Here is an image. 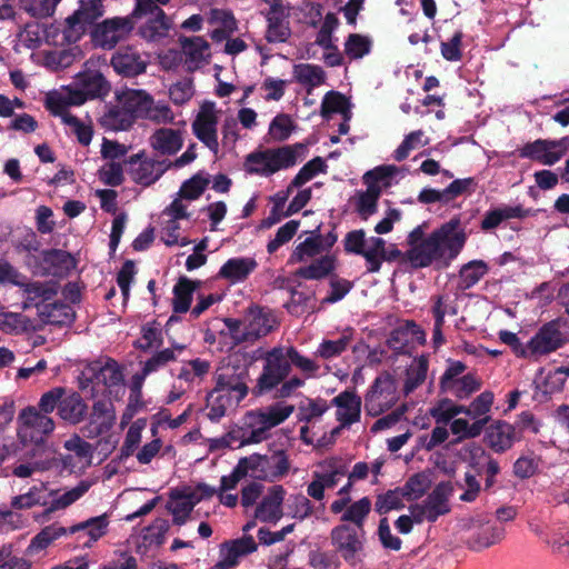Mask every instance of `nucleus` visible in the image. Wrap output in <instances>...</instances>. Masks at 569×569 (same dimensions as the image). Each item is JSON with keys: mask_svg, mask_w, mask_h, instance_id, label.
Returning <instances> with one entry per match:
<instances>
[{"mask_svg": "<svg viewBox=\"0 0 569 569\" xmlns=\"http://www.w3.org/2000/svg\"><path fill=\"white\" fill-rule=\"evenodd\" d=\"M295 411L292 405L277 402L271 406L251 410L242 419V426L237 427L241 445L260 443L269 437V431L287 420Z\"/></svg>", "mask_w": 569, "mask_h": 569, "instance_id": "nucleus-1", "label": "nucleus"}, {"mask_svg": "<svg viewBox=\"0 0 569 569\" xmlns=\"http://www.w3.org/2000/svg\"><path fill=\"white\" fill-rule=\"evenodd\" d=\"M108 91L109 84L103 76L97 70H88L78 74L74 88L48 93L46 104L61 111V107L80 106L87 99L102 97Z\"/></svg>", "mask_w": 569, "mask_h": 569, "instance_id": "nucleus-2", "label": "nucleus"}, {"mask_svg": "<svg viewBox=\"0 0 569 569\" xmlns=\"http://www.w3.org/2000/svg\"><path fill=\"white\" fill-rule=\"evenodd\" d=\"M117 102L102 117V123L111 130H126L137 118L143 119L151 96L144 90L123 89L116 93Z\"/></svg>", "mask_w": 569, "mask_h": 569, "instance_id": "nucleus-3", "label": "nucleus"}, {"mask_svg": "<svg viewBox=\"0 0 569 569\" xmlns=\"http://www.w3.org/2000/svg\"><path fill=\"white\" fill-rule=\"evenodd\" d=\"M90 385L92 396H118L124 390L122 371L111 359L90 363L82 371L81 388L86 389Z\"/></svg>", "mask_w": 569, "mask_h": 569, "instance_id": "nucleus-4", "label": "nucleus"}, {"mask_svg": "<svg viewBox=\"0 0 569 569\" xmlns=\"http://www.w3.org/2000/svg\"><path fill=\"white\" fill-rule=\"evenodd\" d=\"M397 172L398 168L395 166H381L365 173L363 181L367 189L358 191L355 196V207L362 219L367 220L377 211L381 192L391 186Z\"/></svg>", "mask_w": 569, "mask_h": 569, "instance_id": "nucleus-5", "label": "nucleus"}, {"mask_svg": "<svg viewBox=\"0 0 569 569\" xmlns=\"http://www.w3.org/2000/svg\"><path fill=\"white\" fill-rule=\"evenodd\" d=\"M290 463L283 450L269 455L253 453L238 461V471L248 477L264 481L282 479L289 471Z\"/></svg>", "mask_w": 569, "mask_h": 569, "instance_id": "nucleus-6", "label": "nucleus"}, {"mask_svg": "<svg viewBox=\"0 0 569 569\" xmlns=\"http://www.w3.org/2000/svg\"><path fill=\"white\" fill-rule=\"evenodd\" d=\"M226 326L234 342H251L267 336L276 327L272 312L251 307L242 320L227 319Z\"/></svg>", "mask_w": 569, "mask_h": 569, "instance_id": "nucleus-7", "label": "nucleus"}, {"mask_svg": "<svg viewBox=\"0 0 569 569\" xmlns=\"http://www.w3.org/2000/svg\"><path fill=\"white\" fill-rule=\"evenodd\" d=\"M297 152L292 147L257 150L244 160V170L250 174L269 177L274 172L295 166Z\"/></svg>", "mask_w": 569, "mask_h": 569, "instance_id": "nucleus-8", "label": "nucleus"}, {"mask_svg": "<svg viewBox=\"0 0 569 569\" xmlns=\"http://www.w3.org/2000/svg\"><path fill=\"white\" fill-rule=\"evenodd\" d=\"M22 287H24L27 299L24 307L30 305L38 307L39 313L47 322H62L72 319L73 313L70 307L62 303H44L56 295L52 286L41 282L27 283L24 281Z\"/></svg>", "mask_w": 569, "mask_h": 569, "instance_id": "nucleus-9", "label": "nucleus"}, {"mask_svg": "<svg viewBox=\"0 0 569 569\" xmlns=\"http://www.w3.org/2000/svg\"><path fill=\"white\" fill-rule=\"evenodd\" d=\"M336 552L349 565L357 566L365 556L366 532L363 528H351L349 523L336 526L330 533Z\"/></svg>", "mask_w": 569, "mask_h": 569, "instance_id": "nucleus-10", "label": "nucleus"}, {"mask_svg": "<svg viewBox=\"0 0 569 569\" xmlns=\"http://www.w3.org/2000/svg\"><path fill=\"white\" fill-rule=\"evenodd\" d=\"M214 492L216 489L206 483L172 489L169 495L168 509L173 516V522L179 526L186 523L194 506L201 500L212 497Z\"/></svg>", "mask_w": 569, "mask_h": 569, "instance_id": "nucleus-11", "label": "nucleus"}, {"mask_svg": "<svg viewBox=\"0 0 569 569\" xmlns=\"http://www.w3.org/2000/svg\"><path fill=\"white\" fill-rule=\"evenodd\" d=\"M466 366L458 360L448 361L440 378V388L458 399H467L481 388V379L472 372L465 373Z\"/></svg>", "mask_w": 569, "mask_h": 569, "instance_id": "nucleus-12", "label": "nucleus"}, {"mask_svg": "<svg viewBox=\"0 0 569 569\" xmlns=\"http://www.w3.org/2000/svg\"><path fill=\"white\" fill-rule=\"evenodd\" d=\"M220 116L221 110L213 101H203L191 123L194 137L216 156L220 151L218 137Z\"/></svg>", "mask_w": 569, "mask_h": 569, "instance_id": "nucleus-13", "label": "nucleus"}, {"mask_svg": "<svg viewBox=\"0 0 569 569\" xmlns=\"http://www.w3.org/2000/svg\"><path fill=\"white\" fill-rule=\"evenodd\" d=\"M190 218L188 204L181 199H173L172 202L162 211L160 239L168 247H186L191 243L187 237L182 236L181 222Z\"/></svg>", "mask_w": 569, "mask_h": 569, "instance_id": "nucleus-14", "label": "nucleus"}, {"mask_svg": "<svg viewBox=\"0 0 569 569\" xmlns=\"http://www.w3.org/2000/svg\"><path fill=\"white\" fill-rule=\"evenodd\" d=\"M399 399L396 379L389 373L376 378L365 397V409L372 417L392 408Z\"/></svg>", "mask_w": 569, "mask_h": 569, "instance_id": "nucleus-15", "label": "nucleus"}, {"mask_svg": "<svg viewBox=\"0 0 569 569\" xmlns=\"http://www.w3.org/2000/svg\"><path fill=\"white\" fill-rule=\"evenodd\" d=\"M134 28L132 17H114L96 24L91 39L96 47L111 50L126 40Z\"/></svg>", "mask_w": 569, "mask_h": 569, "instance_id": "nucleus-16", "label": "nucleus"}, {"mask_svg": "<svg viewBox=\"0 0 569 569\" xmlns=\"http://www.w3.org/2000/svg\"><path fill=\"white\" fill-rule=\"evenodd\" d=\"M18 436L23 443H41L54 429L52 418L34 407L24 408L18 418Z\"/></svg>", "mask_w": 569, "mask_h": 569, "instance_id": "nucleus-17", "label": "nucleus"}, {"mask_svg": "<svg viewBox=\"0 0 569 569\" xmlns=\"http://www.w3.org/2000/svg\"><path fill=\"white\" fill-rule=\"evenodd\" d=\"M263 360L262 372L257 381V388L260 395L269 392L281 383L291 370L283 347H277L268 351Z\"/></svg>", "mask_w": 569, "mask_h": 569, "instance_id": "nucleus-18", "label": "nucleus"}, {"mask_svg": "<svg viewBox=\"0 0 569 569\" xmlns=\"http://www.w3.org/2000/svg\"><path fill=\"white\" fill-rule=\"evenodd\" d=\"M103 12L102 0H81L79 9L66 20L63 39L68 43L77 42L84 33L87 26L100 18Z\"/></svg>", "mask_w": 569, "mask_h": 569, "instance_id": "nucleus-19", "label": "nucleus"}, {"mask_svg": "<svg viewBox=\"0 0 569 569\" xmlns=\"http://www.w3.org/2000/svg\"><path fill=\"white\" fill-rule=\"evenodd\" d=\"M569 151V138L559 140L538 139L525 144L520 150V157L537 161L543 166H553Z\"/></svg>", "mask_w": 569, "mask_h": 569, "instance_id": "nucleus-20", "label": "nucleus"}, {"mask_svg": "<svg viewBox=\"0 0 569 569\" xmlns=\"http://www.w3.org/2000/svg\"><path fill=\"white\" fill-rule=\"evenodd\" d=\"M437 238L441 261L448 263L455 259L465 246L467 234L459 219H451L433 231Z\"/></svg>", "mask_w": 569, "mask_h": 569, "instance_id": "nucleus-21", "label": "nucleus"}, {"mask_svg": "<svg viewBox=\"0 0 569 569\" xmlns=\"http://www.w3.org/2000/svg\"><path fill=\"white\" fill-rule=\"evenodd\" d=\"M565 342L559 323L551 321L542 326L539 331L526 343L525 358L538 359L553 352Z\"/></svg>", "mask_w": 569, "mask_h": 569, "instance_id": "nucleus-22", "label": "nucleus"}, {"mask_svg": "<svg viewBox=\"0 0 569 569\" xmlns=\"http://www.w3.org/2000/svg\"><path fill=\"white\" fill-rule=\"evenodd\" d=\"M423 230L417 227L409 234L411 249L408 251V259L413 267H427L433 261H441L437 238L433 232L422 239Z\"/></svg>", "mask_w": 569, "mask_h": 569, "instance_id": "nucleus-23", "label": "nucleus"}, {"mask_svg": "<svg viewBox=\"0 0 569 569\" xmlns=\"http://www.w3.org/2000/svg\"><path fill=\"white\" fill-rule=\"evenodd\" d=\"M449 510L447 489L442 485L437 486L423 501L409 507V511L418 525L425 521L435 522Z\"/></svg>", "mask_w": 569, "mask_h": 569, "instance_id": "nucleus-24", "label": "nucleus"}, {"mask_svg": "<svg viewBox=\"0 0 569 569\" xmlns=\"http://www.w3.org/2000/svg\"><path fill=\"white\" fill-rule=\"evenodd\" d=\"M287 490L281 485L268 487L254 508V518L266 523H278L284 516Z\"/></svg>", "mask_w": 569, "mask_h": 569, "instance_id": "nucleus-25", "label": "nucleus"}, {"mask_svg": "<svg viewBox=\"0 0 569 569\" xmlns=\"http://www.w3.org/2000/svg\"><path fill=\"white\" fill-rule=\"evenodd\" d=\"M246 377V369L229 363L223 365L214 375V389L231 396L233 401L239 403L248 395Z\"/></svg>", "mask_w": 569, "mask_h": 569, "instance_id": "nucleus-26", "label": "nucleus"}, {"mask_svg": "<svg viewBox=\"0 0 569 569\" xmlns=\"http://www.w3.org/2000/svg\"><path fill=\"white\" fill-rule=\"evenodd\" d=\"M291 7L283 3L281 0H273L266 19L268 22L266 39L268 42H284L291 34L289 17L291 14Z\"/></svg>", "mask_w": 569, "mask_h": 569, "instance_id": "nucleus-27", "label": "nucleus"}, {"mask_svg": "<svg viewBox=\"0 0 569 569\" xmlns=\"http://www.w3.org/2000/svg\"><path fill=\"white\" fill-rule=\"evenodd\" d=\"M257 118V112L253 109L247 107L238 110L237 118H226L221 128L222 147L226 149H232L240 138L239 126H241L243 129L252 130L258 124Z\"/></svg>", "mask_w": 569, "mask_h": 569, "instance_id": "nucleus-28", "label": "nucleus"}, {"mask_svg": "<svg viewBox=\"0 0 569 569\" xmlns=\"http://www.w3.org/2000/svg\"><path fill=\"white\" fill-rule=\"evenodd\" d=\"M109 523L108 515L103 513L71 526L67 533L76 535L84 548H91L108 532Z\"/></svg>", "mask_w": 569, "mask_h": 569, "instance_id": "nucleus-29", "label": "nucleus"}, {"mask_svg": "<svg viewBox=\"0 0 569 569\" xmlns=\"http://www.w3.org/2000/svg\"><path fill=\"white\" fill-rule=\"evenodd\" d=\"M64 448L68 450V453L60 456L63 470L70 472L81 471L90 465L91 447L80 437L74 436L68 439L64 442Z\"/></svg>", "mask_w": 569, "mask_h": 569, "instance_id": "nucleus-30", "label": "nucleus"}, {"mask_svg": "<svg viewBox=\"0 0 569 569\" xmlns=\"http://www.w3.org/2000/svg\"><path fill=\"white\" fill-rule=\"evenodd\" d=\"M361 398L350 390L340 392L332 399L336 409V418L342 428L349 427L360 420Z\"/></svg>", "mask_w": 569, "mask_h": 569, "instance_id": "nucleus-31", "label": "nucleus"}, {"mask_svg": "<svg viewBox=\"0 0 569 569\" xmlns=\"http://www.w3.org/2000/svg\"><path fill=\"white\" fill-rule=\"evenodd\" d=\"M257 550V543L252 536L227 541L220 547V566L222 569L236 567L246 556Z\"/></svg>", "mask_w": 569, "mask_h": 569, "instance_id": "nucleus-32", "label": "nucleus"}, {"mask_svg": "<svg viewBox=\"0 0 569 569\" xmlns=\"http://www.w3.org/2000/svg\"><path fill=\"white\" fill-rule=\"evenodd\" d=\"M111 64L117 73L133 77L146 71L147 59L136 48L126 47L112 56Z\"/></svg>", "mask_w": 569, "mask_h": 569, "instance_id": "nucleus-33", "label": "nucleus"}, {"mask_svg": "<svg viewBox=\"0 0 569 569\" xmlns=\"http://www.w3.org/2000/svg\"><path fill=\"white\" fill-rule=\"evenodd\" d=\"M64 535H67V528L59 525H50L43 528L31 539L26 549L24 556L27 560L30 563L41 560L47 553V548Z\"/></svg>", "mask_w": 569, "mask_h": 569, "instance_id": "nucleus-34", "label": "nucleus"}, {"mask_svg": "<svg viewBox=\"0 0 569 569\" xmlns=\"http://www.w3.org/2000/svg\"><path fill=\"white\" fill-rule=\"evenodd\" d=\"M330 406L322 398H307L299 405V419L305 421L307 426L301 427V439L306 443H312L313 439L309 437V426L320 421L321 417L329 410Z\"/></svg>", "mask_w": 569, "mask_h": 569, "instance_id": "nucleus-35", "label": "nucleus"}, {"mask_svg": "<svg viewBox=\"0 0 569 569\" xmlns=\"http://www.w3.org/2000/svg\"><path fill=\"white\" fill-rule=\"evenodd\" d=\"M164 172V168L158 161L132 157L130 160V176L132 180L141 186H150L156 182Z\"/></svg>", "mask_w": 569, "mask_h": 569, "instance_id": "nucleus-36", "label": "nucleus"}, {"mask_svg": "<svg viewBox=\"0 0 569 569\" xmlns=\"http://www.w3.org/2000/svg\"><path fill=\"white\" fill-rule=\"evenodd\" d=\"M471 530L472 547L476 549L490 547L505 536V529L500 525L485 519L472 520Z\"/></svg>", "mask_w": 569, "mask_h": 569, "instance_id": "nucleus-37", "label": "nucleus"}, {"mask_svg": "<svg viewBox=\"0 0 569 569\" xmlns=\"http://www.w3.org/2000/svg\"><path fill=\"white\" fill-rule=\"evenodd\" d=\"M150 146L163 156L177 153L183 146V132L179 129L160 128L149 138Z\"/></svg>", "mask_w": 569, "mask_h": 569, "instance_id": "nucleus-38", "label": "nucleus"}, {"mask_svg": "<svg viewBox=\"0 0 569 569\" xmlns=\"http://www.w3.org/2000/svg\"><path fill=\"white\" fill-rule=\"evenodd\" d=\"M327 74L318 64L297 63L292 67V82L300 84L310 96L313 89L326 82Z\"/></svg>", "mask_w": 569, "mask_h": 569, "instance_id": "nucleus-39", "label": "nucleus"}, {"mask_svg": "<svg viewBox=\"0 0 569 569\" xmlns=\"http://www.w3.org/2000/svg\"><path fill=\"white\" fill-rule=\"evenodd\" d=\"M149 16V19L139 28V34L147 41L156 42L168 36L170 22L164 12L134 13L132 17L141 18Z\"/></svg>", "mask_w": 569, "mask_h": 569, "instance_id": "nucleus-40", "label": "nucleus"}, {"mask_svg": "<svg viewBox=\"0 0 569 569\" xmlns=\"http://www.w3.org/2000/svg\"><path fill=\"white\" fill-rule=\"evenodd\" d=\"M257 266L256 259L251 257L231 258L221 266L218 276L230 283H239L244 281Z\"/></svg>", "mask_w": 569, "mask_h": 569, "instance_id": "nucleus-41", "label": "nucleus"}, {"mask_svg": "<svg viewBox=\"0 0 569 569\" xmlns=\"http://www.w3.org/2000/svg\"><path fill=\"white\" fill-rule=\"evenodd\" d=\"M181 47L189 70L200 68L210 58V46L202 37L184 38L181 40Z\"/></svg>", "mask_w": 569, "mask_h": 569, "instance_id": "nucleus-42", "label": "nucleus"}, {"mask_svg": "<svg viewBox=\"0 0 569 569\" xmlns=\"http://www.w3.org/2000/svg\"><path fill=\"white\" fill-rule=\"evenodd\" d=\"M487 445L496 452L510 449L516 441V430L508 422H496L486 432Z\"/></svg>", "mask_w": 569, "mask_h": 569, "instance_id": "nucleus-43", "label": "nucleus"}, {"mask_svg": "<svg viewBox=\"0 0 569 569\" xmlns=\"http://www.w3.org/2000/svg\"><path fill=\"white\" fill-rule=\"evenodd\" d=\"M563 385L565 375L560 368L548 372L540 370L533 380L535 398L542 400L543 398L560 391Z\"/></svg>", "mask_w": 569, "mask_h": 569, "instance_id": "nucleus-44", "label": "nucleus"}, {"mask_svg": "<svg viewBox=\"0 0 569 569\" xmlns=\"http://www.w3.org/2000/svg\"><path fill=\"white\" fill-rule=\"evenodd\" d=\"M210 371V362L202 359H193L182 365L178 375L179 383L192 388L200 385Z\"/></svg>", "mask_w": 569, "mask_h": 569, "instance_id": "nucleus-45", "label": "nucleus"}, {"mask_svg": "<svg viewBox=\"0 0 569 569\" xmlns=\"http://www.w3.org/2000/svg\"><path fill=\"white\" fill-rule=\"evenodd\" d=\"M386 241L378 237L367 238L360 251V256L366 259L367 270L377 272L381 267L382 260L386 258Z\"/></svg>", "mask_w": 569, "mask_h": 569, "instance_id": "nucleus-46", "label": "nucleus"}, {"mask_svg": "<svg viewBox=\"0 0 569 569\" xmlns=\"http://www.w3.org/2000/svg\"><path fill=\"white\" fill-rule=\"evenodd\" d=\"M68 107H61V111H57L54 108H48L54 116H59L61 121L69 128V132L74 134L78 141L88 146L92 139V129L89 124L83 123L77 117L72 116L68 110Z\"/></svg>", "mask_w": 569, "mask_h": 569, "instance_id": "nucleus-47", "label": "nucleus"}, {"mask_svg": "<svg viewBox=\"0 0 569 569\" xmlns=\"http://www.w3.org/2000/svg\"><path fill=\"white\" fill-rule=\"evenodd\" d=\"M184 349L183 346H174L173 348H168L157 352L152 356L148 361L144 362L141 375H137L134 377V385L137 388L141 387L143 379L157 371L159 368L166 366L168 362L173 361L176 359V350L181 352Z\"/></svg>", "mask_w": 569, "mask_h": 569, "instance_id": "nucleus-48", "label": "nucleus"}, {"mask_svg": "<svg viewBox=\"0 0 569 569\" xmlns=\"http://www.w3.org/2000/svg\"><path fill=\"white\" fill-rule=\"evenodd\" d=\"M86 412L87 406L78 393L72 392L67 396L64 395L59 406V416L61 419L70 423H78L84 418Z\"/></svg>", "mask_w": 569, "mask_h": 569, "instance_id": "nucleus-49", "label": "nucleus"}, {"mask_svg": "<svg viewBox=\"0 0 569 569\" xmlns=\"http://www.w3.org/2000/svg\"><path fill=\"white\" fill-rule=\"evenodd\" d=\"M429 361L427 356L415 358L409 365L403 383V391L408 395L423 383L427 377Z\"/></svg>", "mask_w": 569, "mask_h": 569, "instance_id": "nucleus-50", "label": "nucleus"}, {"mask_svg": "<svg viewBox=\"0 0 569 569\" xmlns=\"http://www.w3.org/2000/svg\"><path fill=\"white\" fill-rule=\"evenodd\" d=\"M522 217V208L511 207V206H501L488 210L481 221V229L485 231L492 230L497 228L502 221L521 218Z\"/></svg>", "mask_w": 569, "mask_h": 569, "instance_id": "nucleus-51", "label": "nucleus"}, {"mask_svg": "<svg viewBox=\"0 0 569 569\" xmlns=\"http://www.w3.org/2000/svg\"><path fill=\"white\" fill-rule=\"evenodd\" d=\"M485 426L486 420L471 419V421H469L466 418H453L450 422V431L457 437L453 442L457 443L480 436Z\"/></svg>", "mask_w": 569, "mask_h": 569, "instance_id": "nucleus-52", "label": "nucleus"}, {"mask_svg": "<svg viewBox=\"0 0 569 569\" xmlns=\"http://www.w3.org/2000/svg\"><path fill=\"white\" fill-rule=\"evenodd\" d=\"M332 113H340L347 120L351 119V106L345 96L337 91H329L321 102V116L329 118Z\"/></svg>", "mask_w": 569, "mask_h": 569, "instance_id": "nucleus-53", "label": "nucleus"}, {"mask_svg": "<svg viewBox=\"0 0 569 569\" xmlns=\"http://www.w3.org/2000/svg\"><path fill=\"white\" fill-rule=\"evenodd\" d=\"M209 184V176L197 173L182 183L174 199H181L183 203H189L198 199Z\"/></svg>", "mask_w": 569, "mask_h": 569, "instance_id": "nucleus-54", "label": "nucleus"}, {"mask_svg": "<svg viewBox=\"0 0 569 569\" xmlns=\"http://www.w3.org/2000/svg\"><path fill=\"white\" fill-rule=\"evenodd\" d=\"M465 406L457 405L451 399H440L432 405L429 409V415L436 420L438 425H447L459 415H463Z\"/></svg>", "mask_w": 569, "mask_h": 569, "instance_id": "nucleus-55", "label": "nucleus"}, {"mask_svg": "<svg viewBox=\"0 0 569 569\" xmlns=\"http://www.w3.org/2000/svg\"><path fill=\"white\" fill-rule=\"evenodd\" d=\"M371 511V501L363 497L352 502L342 513V523L351 525V528H363V523Z\"/></svg>", "mask_w": 569, "mask_h": 569, "instance_id": "nucleus-56", "label": "nucleus"}, {"mask_svg": "<svg viewBox=\"0 0 569 569\" xmlns=\"http://www.w3.org/2000/svg\"><path fill=\"white\" fill-rule=\"evenodd\" d=\"M114 421V413L111 403L106 400H99L93 405L91 415V426L97 435L108 431Z\"/></svg>", "mask_w": 569, "mask_h": 569, "instance_id": "nucleus-57", "label": "nucleus"}, {"mask_svg": "<svg viewBox=\"0 0 569 569\" xmlns=\"http://www.w3.org/2000/svg\"><path fill=\"white\" fill-rule=\"evenodd\" d=\"M429 138L426 136L425 131L416 130L405 136L402 142L393 151V159L396 161H403L409 157V154L427 144H429Z\"/></svg>", "mask_w": 569, "mask_h": 569, "instance_id": "nucleus-58", "label": "nucleus"}, {"mask_svg": "<svg viewBox=\"0 0 569 569\" xmlns=\"http://www.w3.org/2000/svg\"><path fill=\"white\" fill-rule=\"evenodd\" d=\"M237 403L233 401V398L224 392L218 391L213 389L207 398V416L212 421H218L221 419L227 409L231 406H236Z\"/></svg>", "mask_w": 569, "mask_h": 569, "instance_id": "nucleus-59", "label": "nucleus"}, {"mask_svg": "<svg viewBox=\"0 0 569 569\" xmlns=\"http://www.w3.org/2000/svg\"><path fill=\"white\" fill-rule=\"evenodd\" d=\"M197 282L187 278H181L173 288V310L176 312H186L190 308L193 291Z\"/></svg>", "mask_w": 569, "mask_h": 569, "instance_id": "nucleus-60", "label": "nucleus"}, {"mask_svg": "<svg viewBox=\"0 0 569 569\" xmlns=\"http://www.w3.org/2000/svg\"><path fill=\"white\" fill-rule=\"evenodd\" d=\"M335 269V258L332 256H323L313 261L309 266L302 267L297 274L303 279L317 280L325 278Z\"/></svg>", "mask_w": 569, "mask_h": 569, "instance_id": "nucleus-61", "label": "nucleus"}, {"mask_svg": "<svg viewBox=\"0 0 569 569\" xmlns=\"http://www.w3.org/2000/svg\"><path fill=\"white\" fill-rule=\"evenodd\" d=\"M51 493L43 486L33 487L27 493L16 496L11 505L17 509H27L37 505H47L49 503V498Z\"/></svg>", "mask_w": 569, "mask_h": 569, "instance_id": "nucleus-62", "label": "nucleus"}, {"mask_svg": "<svg viewBox=\"0 0 569 569\" xmlns=\"http://www.w3.org/2000/svg\"><path fill=\"white\" fill-rule=\"evenodd\" d=\"M493 403V393L491 391H483L467 407L465 406L463 415L470 419L489 420L488 413Z\"/></svg>", "mask_w": 569, "mask_h": 569, "instance_id": "nucleus-63", "label": "nucleus"}, {"mask_svg": "<svg viewBox=\"0 0 569 569\" xmlns=\"http://www.w3.org/2000/svg\"><path fill=\"white\" fill-rule=\"evenodd\" d=\"M323 250L322 239L320 236L308 237L303 242L298 244L291 254V262H303L316 257Z\"/></svg>", "mask_w": 569, "mask_h": 569, "instance_id": "nucleus-64", "label": "nucleus"}]
</instances>
